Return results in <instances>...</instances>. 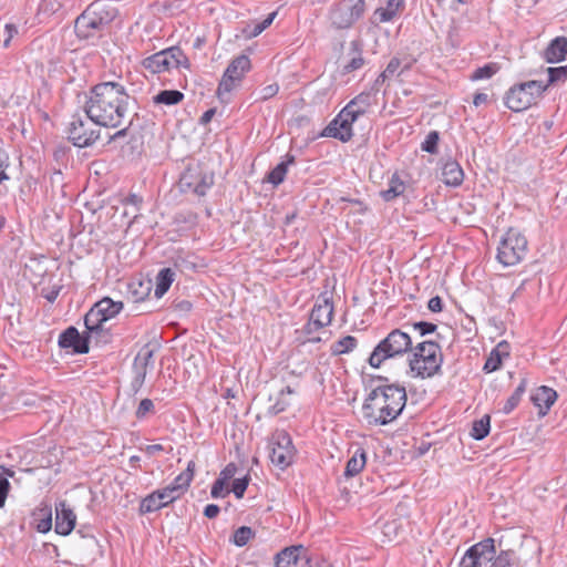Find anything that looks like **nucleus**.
Returning <instances> with one entry per match:
<instances>
[{
    "instance_id": "obj_1",
    "label": "nucleus",
    "mask_w": 567,
    "mask_h": 567,
    "mask_svg": "<svg viewBox=\"0 0 567 567\" xmlns=\"http://www.w3.org/2000/svg\"><path fill=\"white\" fill-rule=\"evenodd\" d=\"M130 99L122 84L102 82L91 89L84 111L96 126L117 127L127 113Z\"/></svg>"
},
{
    "instance_id": "obj_2",
    "label": "nucleus",
    "mask_w": 567,
    "mask_h": 567,
    "mask_svg": "<svg viewBox=\"0 0 567 567\" xmlns=\"http://www.w3.org/2000/svg\"><path fill=\"white\" fill-rule=\"evenodd\" d=\"M406 391L399 384L374 388L362 405V414L370 425H388L402 413L406 404Z\"/></svg>"
},
{
    "instance_id": "obj_3",
    "label": "nucleus",
    "mask_w": 567,
    "mask_h": 567,
    "mask_svg": "<svg viewBox=\"0 0 567 567\" xmlns=\"http://www.w3.org/2000/svg\"><path fill=\"white\" fill-rule=\"evenodd\" d=\"M116 9L103 0L92 2L74 22V32L81 40L100 35L116 17Z\"/></svg>"
},
{
    "instance_id": "obj_4",
    "label": "nucleus",
    "mask_w": 567,
    "mask_h": 567,
    "mask_svg": "<svg viewBox=\"0 0 567 567\" xmlns=\"http://www.w3.org/2000/svg\"><path fill=\"white\" fill-rule=\"evenodd\" d=\"M443 363L441 347L434 341H423L413 349L410 369L415 377L431 378L436 374Z\"/></svg>"
},
{
    "instance_id": "obj_5",
    "label": "nucleus",
    "mask_w": 567,
    "mask_h": 567,
    "mask_svg": "<svg viewBox=\"0 0 567 567\" xmlns=\"http://www.w3.org/2000/svg\"><path fill=\"white\" fill-rule=\"evenodd\" d=\"M412 349L411 336L401 329H393L377 344L368 361L372 368H380L385 360L402 355Z\"/></svg>"
},
{
    "instance_id": "obj_6",
    "label": "nucleus",
    "mask_w": 567,
    "mask_h": 567,
    "mask_svg": "<svg viewBox=\"0 0 567 567\" xmlns=\"http://www.w3.org/2000/svg\"><path fill=\"white\" fill-rule=\"evenodd\" d=\"M547 87L548 84L535 80L516 84L506 93L505 104L514 112L524 111L535 104Z\"/></svg>"
},
{
    "instance_id": "obj_7",
    "label": "nucleus",
    "mask_w": 567,
    "mask_h": 567,
    "mask_svg": "<svg viewBox=\"0 0 567 567\" xmlns=\"http://www.w3.org/2000/svg\"><path fill=\"white\" fill-rule=\"evenodd\" d=\"M527 239L516 228H509L503 236L498 248L497 259L504 266L518 264L527 252Z\"/></svg>"
},
{
    "instance_id": "obj_8",
    "label": "nucleus",
    "mask_w": 567,
    "mask_h": 567,
    "mask_svg": "<svg viewBox=\"0 0 567 567\" xmlns=\"http://www.w3.org/2000/svg\"><path fill=\"white\" fill-rule=\"evenodd\" d=\"M364 11V0H341L331 8L329 19L334 29H349L363 16Z\"/></svg>"
},
{
    "instance_id": "obj_9",
    "label": "nucleus",
    "mask_w": 567,
    "mask_h": 567,
    "mask_svg": "<svg viewBox=\"0 0 567 567\" xmlns=\"http://www.w3.org/2000/svg\"><path fill=\"white\" fill-rule=\"evenodd\" d=\"M143 66L152 73H162L181 66L188 68L189 62L179 48L172 47L144 59Z\"/></svg>"
},
{
    "instance_id": "obj_10",
    "label": "nucleus",
    "mask_w": 567,
    "mask_h": 567,
    "mask_svg": "<svg viewBox=\"0 0 567 567\" xmlns=\"http://www.w3.org/2000/svg\"><path fill=\"white\" fill-rule=\"evenodd\" d=\"M250 68V60L245 54L238 55L231 60L217 89V95L221 101H226V96L240 84Z\"/></svg>"
},
{
    "instance_id": "obj_11",
    "label": "nucleus",
    "mask_w": 567,
    "mask_h": 567,
    "mask_svg": "<svg viewBox=\"0 0 567 567\" xmlns=\"http://www.w3.org/2000/svg\"><path fill=\"white\" fill-rule=\"evenodd\" d=\"M270 450V461L279 468L285 470L293 462L296 449L286 431L277 430L272 433Z\"/></svg>"
},
{
    "instance_id": "obj_12",
    "label": "nucleus",
    "mask_w": 567,
    "mask_h": 567,
    "mask_svg": "<svg viewBox=\"0 0 567 567\" xmlns=\"http://www.w3.org/2000/svg\"><path fill=\"white\" fill-rule=\"evenodd\" d=\"M214 185V175L203 172L199 166H189L182 174L178 187L183 193H193L205 196Z\"/></svg>"
},
{
    "instance_id": "obj_13",
    "label": "nucleus",
    "mask_w": 567,
    "mask_h": 567,
    "mask_svg": "<svg viewBox=\"0 0 567 567\" xmlns=\"http://www.w3.org/2000/svg\"><path fill=\"white\" fill-rule=\"evenodd\" d=\"M123 309L122 301H113L105 297L97 301L85 315V328L100 329L101 323H105L110 319L116 317Z\"/></svg>"
},
{
    "instance_id": "obj_14",
    "label": "nucleus",
    "mask_w": 567,
    "mask_h": 567,
    "mask_svg": "<svg viewBox=\"0 0 567 567\" xmlns=\"http://www.w3.org/2000/svg\"><path fill=\"white\" fill-rule=\"evenodd\" d=\"M496 549L493 538H486L470 547L461 560V567H489Z\"/></svg>"
},
{
    "instance_id": "obj_15",
    "label": "nucleus",
    "mask_w": 567,
    "mask_h": 567,
    "mask_svg": "<svg viewBox=\"0 0 567 567\" xmlns=\"http://www.w3.org/2000/svg\"><path fill=\"white\" fill-rule=\"evenodd\" d=\"M100 128H93L92 124L81 116H73L68 133L69 140L78 147L91 146L100 137Z\"/></svg>"
},
{
    "instance_id": "obj_16",
    "label": "nucleus",
    "mask_w": 567,
    "mask_h": 567,
    "mask_svg": "<svg viewBox=\"0 0 567 567\" xmlns=\"http://www.w3.org/2000/svg\"><path fill=\"white\" fill-rule=\"evenodd\" d=\"M355 121L354 116L351 118V114L342 109L337 117L323 130L322 135L340 140L341 142H348L353 136L352 124Z\"/></svg>"
},
{
    "instance_id": "obj_17",
    "label": "nucleus",
    "mask_w": 567,
    "mask_h": 567,
    "mask_svg": "<svg viewBox=\"0 0 567 567\" xmlns=\"http://www.w3.org/2000/svg\"><path fill=\"white\" fill-rule=\"evenodd\" d=\"M154 351L155 350L151 347V344L147 343L143 346L137 352L133 363L135 375L132 385L134 388L138 389L143 385L148 368L153 367Z\"/></svg>"
},
{
    "instance_id": "obj_18",
    "label": "nucleus",
    "mask_w": 567,
    "mask_h": 567,
    "mask_svg": "<svg viewBox=\"0 0 567 567\" xmlns=\"http://www.w3.org/2000/svg\"><path fill=\"white\" fill-rule=\"evenodd\" d=\"M332 316L333 303L331 299L326 295L320 296L310 313L311 324H315V330H320L330 324Z\"/></svg>"
},
{
    "instance_id": "obj_19",
    "label": "nucleus",
    "mask_w": 567,
    "mask_h": 567,
    "mask_svg": "<svg viewBox=\"0 0 567 567\" xmlns=\"http://www.w3.org/2000/svg\"><path fill=\"white\" fill-rule=\"evenodd\" d=\"M59 346L63 349H72L73 353L84 354L87 353L89 339L81 337L78 329L69 327L59 337Z\"/></svg>"
},
{
    "instance_id": "obj_20",
    "label": "nucleus",
    "mask_w": 567,
    "mask_h": 567,
    "mask_svg": "<svg viewBox=\"0 0 567 567\" xmlns=\"http://www.w3.org/2000/svg\"><path fill=\"white\" fill-rule=\"evenodd\" d=\"M76 516L64 501L55 506V533L68 536L75 527Z\"/></svg>"
},
{
    "instance_id": "obj_21",
    "label": "nucleus",
    "mask_w": 567,
    "mask_h": 567,
    "mask_svg": "<svg viewBox=\"0 0 567 567\" xmlns=\"http://www.w3.org/2000/svg\"><path fill=\"white\" fill-rule=\"evenodd\" d=\"M557 400V392L548 386L542 385L532 394V401L538 408V414L545 416Z\"/></svg>"
},
{
    "instance_id": "obj_22",
    "label": "nucleus",
    "mask_w": 567,
    "mask_h": 567,
    "mask_svg": "<svg viewBox=\"0 0 567 567\" xmlns=\"http://www.w3.org/2000/svg\"><path fill=\"white\" fill-rule=\"evenodd\" d=\"M302 546H291L282 549L276 555L277 567H300L301 561H305L306 556H300L303 551Z\"/></svg>"
},
{
    "instance_id": "obj_23",
    "label": "nucleus",
    "mask_w": 567,
    "mask_h": 567,
    "mask_svg": "<svg viewBox=\"0 0 567 567\" xmlns=\"http://www.w3.org/2000/svg\"><path fill=\"white\" fill-rule=\"evenodd\" d=\"M464 179V172L461 165L454 159H447L442 165V182L447 186H460Z\"/></svg>"
},
{
    "instance_id": "obj_24",
    "label": "nucleus",
    "mask_w": 567,
    "mask_h": 567,
    "mask_svg": "<svg viewBox=\"0 0 567 567\" xmlns=\"http://www.w3.org/2000/svg\"><path fill=\"white\" fill-rule=\"evenodd\" d=\"M544 58L548 63H557L567 58V38L557 37L553 39L544 52Z\"/></svg>"
},
{
    "instance_id": "obj_25",
    "label": "nucleus",
    "mask_w": 567,
    "mask_h": 567,
    "mask_svg": "<svg viewBox=\"0 0 567 567\" xmlns=\"http://www.w3.org/2000/svg\"><path fill=\"white\" fill-rule=\"evenodd\" d=\"M372 95L370 92H362L353 97L343 109L354 116L357 120L364 115L371 106Z\"/></svg>"
},
{
    "instance_id": "obj_26",
    "label": "nucleus",
    "mask_w": 567,
    "mask_h": 567,
    "mask_svg": "<svg viewBox=\"0 0 567 567\" xmlns=\"http://www.w3.org/2000/svg\"><path fill=\"white\" fill-rule=\"evenodd\" d=\"M293 155H286V159L275 166L266 176L265 181L272 184L274 186L280 185L287 175L288 167L295 164Z\"/></svg>"
},
{
    "instance_id": "obj_27",
    "label": "nucleus",
    "mask_w": 567,
    "mask_h": 567,
    "mask_svg": "<svg viewBox=\"0 0 567 567\" xmlns=\"http://www.w3.org/2000/svg\"><path fill=\"white\" fill-rule=\"evenodd\" d=\"M293 393L295 390L291 386L287 385L286 388L281 389L275 398L270 395V404L267 409L268 413L270 415H277L284 412L290 405V402L286 399V395H291Z\"/></svg>"
},
{
    "instance_id": "obj_28",
    "label": "nucleus",
    "mask_w": 567,
    "mask_h": 567,
    "mask_svg": "<svg viewBox=\"0 0 567 567\" xmlns=\"http://www.w3.org/2000/svg\"><path fill=\"white\" fill-rule=\"evenodd\" d=\"M367 463V454L365 451L361 447L357 449L353 455L348 460L344 476L353 477L358 475Z\"/></svg>"
},
{
    "instance_id": "obj_29",
    "label": "nucleus",
    "mask_w": 567,
    "mask_h": 567,
    "mask_svg": "<svg viewBox=\"0 0 567 567\" xmlns=\"http://www.w3.org/2000/svg\"><path fill=\"white\" fill-rule=\"evenodd\" d=\"M175 279V272L172 268H163L156 276V286L154 295L157 299L162 298Z\"/></svg>"
},
{
    "instance_id": "obj_30",
    "label": "nucleus",
    "mask_w": 567,
    "mask_h": 567,
    "mask_svg": "<svg viewBox=\"0 0 567 567\" xmlns=\"http://www.w3.org/2000/svg\"><path fill=\"white\" fill-rule=\"evenodd\" d=\"M385 8H378L374 11V18L379 20V22H388L391 21L403 7L404 0H385Z\"/></svg>"
},
{
    "instance_id": "obj_31",
    "label": "nucleus",
    "mask_w": 567,
    "mask_h": 567,
    "mask_svg": "<svg viewBox=\"0 0 567 567\" xmlns=\"http://www.w3.org/2000/svg\"><path fill=\"white\" fill-rule=\"evenodd\" d=\"M194 471H195V462L189 461L186 470L183 473H181L179 475H177L175 477L174 482L171 483L168 486L174 487L175 493H178V495L181 496L183 491L189 486V483L192 482L193 476H194Z\"/></svg>"
},
{
    "instance_id": "obj_32",
    "label": "nucleus",
    "mask_w": 567,
    "mask_h": 567,
    "mask_svg": "<svg viewBox=\"0 0 567 567\" xmlns=\"http://www.w3.org/2000/svg\"><path fill=\"white\" fill-rule=\"evenodd\" d=\"M152 289L151 281H132L128 284V293L134 302H141L150 295Z\"/></svg>"
},
{
    "instance_id": "obj_33",
    "label": "nucleus",
    "mask_w": 567,
    "mask_h": 567,
    "mask_svg": "<svg viewBox=\"0 0 567 567\" xmlns=\"http://www.w3.org/2000/svg\"><path fill=\"white\" fill-rule=\"evenodd\" d=\"M184 99V94L178 90H163L153 96L154 104L176 105Z\"/></svg>"
},
{
    "instance_id": "obj_34",
    "label": "nucleus",
    "mask_w": 567,
    "mask_h": 567,
    "mask_svg": "<svg viewBox=\"0 0 567 567\" xmlns=\"http://www.w3.org/2000/svg\"><path fill=\"white\" fill-rule=\"evenodd\" d=\"M491 429V417L485 414L480 420L473 422L471 436L477 441L483 440L489 433Z\"/></svg>"
},
{
    "instance_id": "obj_35",
    "label": "nucleus",
    "mask_w": 567,
    "mask_h": 567,
    "mask_svg": "<svg viewBox=\"0 0 567 567\" xmlns=\"http://www.w3.org/2000/svg\"><path fill=\"white\" fill-rule=\"evenodd\" d=\"M404 189V183L394 174L390 179L389 188L382 190L381 196L385 202H390L401 195Z\"/></svg>"
},
{
    "instance_id": "obj_36",
    "label": "nucleus",
    "mask_w": 567,
    "mask_h": 567,
    "mask_svg": "<svg viewBox=\"0 0 567 567\" xmlns=\"http://www.w3.org/2000/svg\"><path fill=\"white\" fill-rule=\"evenodd\" d=\"M526 391V380L523 379L513 394L507 399L503 406V413L509 414L519 403L523 394Z\"/></svg>"
},
{
    "instance_id": "obj_37",
    "label": "nucleus",
    "mask_w": 567,
    "mask_h": 567,
    "mask_svg": "<svg viewBox=\"0 0 567 567\" xmlns=\"http://www.w3.org/2000/svg\"><path fill=\"white\" fill-rule=\"evenodd\" d=\"M357 347V339L352 336H347L331 346V353L340 355L352 351Z\"/></svg>"
},
{
    "instance_id": "obj_38",
    "label": "nucleus",
    "mask_w": 567,
    "mask_h": 567,
    "mask_svg": "<svg viewBox=\"0 0 567 567\" xmlns=\"http://www.w3.org/2000/svg\"><path fill=\"white\" fill-rule=\"evenodd\" d=\"M89 336L87 339L94 340L96 344H106L111 341L112 334L109 328L101 323L100 329L94 330L93 328H86Z\"/></svg>"
},
{
    "instance_id": "obj_39",
    "label": "nucleus",
    "mask_w": 567,
    "mask_h": 567,
    "mask_svg": "<svg viewBox=\"0 0 567 567\" xmlns=\"http://www.w3.org/2000/svg\"><path fill=\"white\" fill-rule=\"evenodd\" d=\"M37 515L42 516L41 518L38 519L37 530L42 534L48 533L52 527L51 507L44 506L40 508Z\"/></svg>"
},
{
    "instance_id": "obj_40",
    "label": "nucleus",
    "mask_w": 567,
    "mask_h": 567,
    "mask_svg": "<svg viewBox=\"0 0 567 567\" xmlns=\"http://www.w3.org/2000/svg\"><path fill=\"white\" fill-rule=\"evenodd\" d=\"M401 64L402 61L399 58H392L385 70L377 78L374 85L378 86L384 81L393 78L395 74H399L398 70L400 69Z\"/></svg>"
},
{
    "instance_id": "obj_41",
    "label": "nucleus",
    "mask_w": 567,
    "mask_h": 567,
    "mask_svg": "<svg viewBox=\"0 0 567 567\" xmlns=\"http://www.w3.org/2000/svg\"><path fill=\"white\" fill-rule=\"evenodd\" d=\"M351 45H352V50L355 54L350 59L349 62H347L343 65V73H350L355 70H359L364 64V60L361 55V52L358 50V44L355 42H352Z\"/></svg>"
},
{
    "instance_id": "obj_42",
    "label": "nucleus",
    "mask_w": 567,
    "mask_h": 567,
    "mask_svg": "<svg viewBox=\"0 0 567 567\" xmlns=\"http://www.w3.org/2000/svg\"><path fill=\"white\" fill-rule=\"evenodd\" d=\"M255 532L248 526H241L237 528L233 535V542L236 546H245L252 537Z\"/></svg>"
},
{
    "instance_id": "obj_43",
    "label": "nucleus",
    "mask_w": 567,
    "mask_h": 567,
    "mask_svg": "<svg viewBox=\"0 0 567 567\" xmlns=\"http://www.w3.org/2000/svg\"><path fill=\"white\" fill-rule=\"evenodd\" d=\"M498 70L499 66L497 63H488L484 66L477 68L471 75V79L474 81L489 79L496 74Z\"/></svg>"
},
{
    "instance_id": "obj_44",
    "label": "nucleus",
    "mask_w": 567,
    "mask_h": 567,
    "mask_svg": "<svg viewBox=\"0 0 567 567\" xmlns=\"http://www.w3.org/2000/svg\"><path fill=\"white\" fill-rule=\"evenodd\" d=\"M163 508V505L158 502L155 493L147 495L140 505V513L147 514Z\"/></svg>"
},
{
    "instance_id": "obj_45",
    "label": "nucleus",
    "mask_w": 567,
    "mask_h": 567,
    "mask_svg": "<svg viewBox=\"0 0 567 567\" xmlns=\"http://www.w3.org/2000/svg\"><path fill=\"white\" fill-rule=\"evenodd\" d=\"M440 141V134L437 131H431L425 140L421 144V150L430 153V154H436L437 153V144Z\"/></svg>"
},
{
    "instance_id": "obj_46",
    "label": "nucleus",
    "mask_w": 567,
    "mask_h": 567,
    "mask_svg": "<svg viewBox=\"0 0 567 567\" xmlns=\"http://www.w3.org/2000/svg\"><path fill=\"white\" fill-rule=\"evenodd\" d=\"M158 502L163 505V507L173 503L175 499L179 497L178 493H175L174 487L166 486L162 489H157L154 492Z\"/></svg>"
},
{
    "instance_id": "obj_47",
    "label": "nucleus",
    "mask_w": 567,
    "mask_h": 567,
    "mask_svg": "<svg viewBox=\"0 0 567 567\" xmlns=\"http://www.w3.org/2000/svg\"><path fill=\"white\" fill-rule=\"evenodd\" d=\"M548 86L559 81H565L567 79V65L557 66V68H548Z\"/></svg>"
},
{
    "instance_id": "obj_48",
    "label": "nucleus",
    "mask_w": 567,
    "mask_h": 567,
    "mask_svg": "<svg viewBox=\"0 0 567 567\" xmlns=\"http://www.w3.org/2000/svg\"><path fill=\"white\" fill-rule=\"evenodd\" d=\"M513 555L514 553L511 550H502L497 556L495 555L489 567H509Z\"/></svg>"
},
{
    "instance_id": "obj_49",
    "label": "nucleus",
    "mask_w": 567,
    "mask_h": 567,
    "mask_svg": "<svg viewBox=\"0 0 567 567\" xmlns=\"http://www.w3.org/2000/svg\"><path fill=\"white\" fill-rule=\"evenodd\" d=\"M404 327H411L413 330L417 331L421 337L435 332L437 326L432 322L419 321L412 324H404Z\"/></svg>"
},
{
    "instance_id": "obj_50",
    "label": "nucleus",
    "mask_w": 567,
    "mask_h": 567,
    "mask_svg": "<svg viewBox=\"0 0 567 567\" xmlns=\"http://www.w3.org/2000/svg\"><path fill=\"white\" fill-rule=\"evenodd\" d=\"M501 363H502L501 355L497 354V351H492L483 367V370L486 373L494 372L501 367Z\"/></svg>"
},
{
    "instance_id": "obj_51",
    "label": "nucleus",
    "mask_w": 567,
    "mask_h": 567,
    "mask_svg": "<svg viewBox=\"0 0 567 567\" xmlns=\"http://www.w3.org/2000/svg\"><path fill=\"white\" fill-rule=\"evenodd\" d=\"M248 484H249V477L248 476H245V477H241V478H236L233 482L231 491L234 492V494H235V496L237 498H241L244 496L245 491L247 489Z\"/></svg>"
},
{
    "instance_id": "obj_52",
    "label": "nucleus",
    "mask_w": 567,
    "mask_h": 567,
    "mask_svg": "<svg viewBox=\"0 0 567 567\" xmlns=\"http://www.w3.org/2000/svg\"><path fill=\"white\" fill-rule=\"evenodd\" d=\"M315 324H311V319H309L308 323L303 327L302 333L306 336L303 339V343H317L321 341V338L318 336H315Z\"/></svg>"
},
{
    "instance_id": "obj_53",
    "label": "nucleus",
    "mask_w": 567,
    "mask_h": 567,
    "mask_svg": "<svg viewBox=\"0 0 567 567\" xmlns=\"http://www.w3.org/2000/svg\"><path fill=\"white\" fill-rule=\"evenodd\" d=\"M154 410V403L151 399H143L135 412L137 419H143L147 413Z\"/></svg>"
},
{
    "instance_id": "obj_54",
    "label": "nucleus",
    "mask_w": 567,
    "mask_h": 567,
    "mask_svg": "<svg viewBox=\"0 0 567 567\" xmlns=\"http://www.w3.org/2000/svg\"><path fill=\"white\" fill-rule=\"evenodd\" d=\"M225 485H226V482L224 480L217 478L212 486V491H210L212 497H214V498L224 497L228 493V492H225Z\"/></svg>"
},
{
    "instance_id": "obj_55",
    "label": "nucleus",
    "mask_w": 567,
    "mask_h": 567,
    "mask_svg": "<svg viewBox=\"0 0 567 567\" xmlns=\"http://www.w3.org/2000/svg\"><path fill=\"white\" fill-rule=\"evenodd\" d=\"M278 91H279V86L276 83L266 85L265 87H262L260 90L259 100L266 101V100L275 96L278 93Z\"/></svg>"
},
{
    "instance_id": "obj_56",
    "label": "nucleus",
    "mask_w": 567,
    "mask_h": 567,
    "mask_svg": "<svg viewBox=\"0 0 567 567\" xmlns=\"http://www.w3.org/2000/svg\"><path fill=\"white\" fill-rule=\"evenodd\" d=\"M10 489V482L7 477L0 476V508L3 507L8 493Z\"/></svg>"
},
{
    "instance_id": "obj_57",
    "label": "nucleus",
    "mask_w": 567,
    "mask_h": 567,
    "mask_svg": "<svg viewBox=\"0 0 567 567\" xmlns=\"http://www.w3.org/2000/svg\"><path fill=\"white\" fill-rule=\"evenodd\" d=\"M9 166L7 154L0 150V184L3 181L9 179V176L6 174V168Z\"/></svg>"
},
{
    "instance_id": "obj_58",
    "label": "nucleus",
    "mask_w": 567,
    "mask_h": 567,
    "mask_svg": "<svg viewBox=\"0 0 567 567\" xmlns=\"http://www.w3.org/2000/svg\"><path fill=\"white\" fill-rule=\"evenodd\" d=\"M237 467L234 463H229L226 467L220 472V480L227 482L236 474Z\"/></svg>"
},
{
    "instance_id": "obj_59",
    "label": "nucleus",
    "mask_w": 567,
    "mask_h": 567,
    "mask_svg": "<svg viewBox=\"0 0 567 567\" xmlns=\"http://www.w3.org/2000/svg\"><path fill=\"white\" fill-rule=\"evenodd\" d=\"M427 308L432 312H441L442 309H443V301H442V299L439 296L432 297L429 300Z\"/></svg>"
},
{
    "instance_id": "obj_60",
    "label": "nucleus",
    "mask_w": 567,
    "mask_h": 567,
    "mask_svg": "<svg viewBox=\"0 0 567 567\" xmlns=\"http://www.w3.org/2000/svg\"><path fill=\"white\" fill-rule=\"evenodd\" d=\"M300 567H332L330 564H328L324 560H318V559H311L306 557L305 561Z\"/></svg>"
},
{
    "instance_id": "obj_61",
    "label": "nucleus",
    "mask_w": 567,
    "mask_h": 567,
    "mask_svg": "<svg viewBox=\"0 0 567 567\" xmlns=\"http://www.w3.org/2000/svg\"><path fill=\"white\" fill-rule=\"evenodd\" d=\"M219 506L216 504H208L204 509V515L207 518H215L219 514Z\"/></svg>"
},
{
    "instance_id": "obj_62",
    "label": "nucleus",
    "mask_w": 567,
    "mask_h": 567,
    "mask_svg": "<svg viewBox=\"0 0 567 567\" xmlns=\"http://www.w3.org/2000/svg\"><path fill=\"white\" fill-rule=\"evenodd\" d=\"M508 348L509 347L506 341H501L493 351H497V354H499L501 358L508 357Z\"/></svg>"
},
{
    "instance_id": "obj_63",
    "label": "nucleus",
    "mask_w": 567,
    "mask_h": 567,
    "mask_svg": "<svg viewBox=\"0 0 567 567\" xmlns=\"http://www.w3.org/2000/svg\"><path fill=\"white\" fill-rule=\"evenodd\" d=\"M215 113H216V110H215V109H209V110H207V111H206V112H204V114L200 116V118H199V123H200L202 125H206V124H208V123L212 121V118L214 117Z\"/></svg>"
},
{
    "instance_id": "obj_64",
    "label": "nucleus",
    "mask_w": 567,
    "mask_h": 567,
    "mask_svg": "<svg viewBox=\"0 0 567 567\" xmlns=\"http://www.w3.org/2000/svg\"><path fill=\"white\" fill-rule=\"evenodd\" d=\"M192 307L193 305L188 300H182L175 305V309L181 312H189Z\"/></svg>"
}]
</instances>
